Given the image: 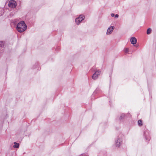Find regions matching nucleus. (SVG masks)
<instances>
[{
	"mask_svg": "<svg viewBox=\"0 0 156 156\" xmlns=\"http://www.w3.org/2000/svg\"><path fill=\"white\" fill-rule=\"evenodd\" d=\"M27 29V26L24 21L20 22L17 24L16 29L20 32L24 31Z\"/></svg>",
	"mask_w": 156,
	"mask_h": 156,
	"instance_id": "f257e3e1",
	"label": "nucleus"
},
{
	"mask_svg": "<svg viewBox=\"0 0 156 156\" xmlns=\"http://www.w3.org/2000/svg\"><path fill=\"white\" fill-rule=\"evenodd\" d=\"M8 5L9 7L14 8L16 7L17 4L15 1L12 0L9 2Z\"/></svg>",
	"mask_w": 156,
	"mask_h": 156,
	"instance_id": "f03ea898",
	"label": "nucleus"
},
{
	"mask_svg": "<svg viewBox=\"0 0 156 156\" xmlns=\"http://www.w3.org/2000/svg\"><path fill=\"white\" fill-rule=\"evenodd\" d=\"M85 17L83 15H80L79 17L75 19V22L77 24H79L80 22L83 20Z\"/></svg>",
	"mask_w": 156,
	"mask_h": 156,
	"instance_id": "7ed1b4c3",
	"label": "nucleus"
},
{
	"mask_svg": "<svg viewBox=\"0 0 156 156\" xmlns=\"http://www.w3.org/2000/svg\"><path fill=\"white\" fill-rule=\"evenodd\" d=\"M100 73L101 72L100 71H96L92 76V79L94 80L96 79L98 77V76L100 74Z\"/></svg>",
	"mask_w": 156,
	"mask_h": 156,
	"instance_id": "20e7f679",
	"label": "nucleus"
},
{
	"mask_svg": "<svg viewBox=\"0 0 156 156\" xmlns=\"http://www.w3.org/2000/svg\"><path fill=\"white\" fill-rule=\"evenodd\" d=\"M130 41L131 44H134L136 43L137 40L135 37H132L130 39Z\"/></svg>",
	"mask_w": 156,
	"mask_h": 156,
	"instance_id": "39448f33",
	"label": "nucleus"
},
{
	"mask_svg": "<svg viewBox=\"0 0 156 156\" xmlns=\"http://www.w3.org/2000/svg\"><path fill=\"white\" fill-rule=\"evenodd\" d=\"M116 146L119 147L122 144V140L121 139L119 138L117 139V141H116Z\"/></svg>",
	"mask_w": 156,
	"mask_h": 156,
	"instance_id": "423d86ee",
	"label": "nucleus"
},
{
	"mask_svg": "<svg viewBox=\"0 0 156 156\" xmlns=\"http://www.w3.org/2000/svg\"><path fill=\"white\" fill-rule=\"evenodd\" d=\"M114 28V27L111 26V27H109L108 28L107 32V34H109L112 31Z\"/></svg>",
	"mask_w": 156,
	"mask_h": 156,
	"instance_id": "0eeeda50",
	"label": "nucleus"
},
{
	"mask_svg": "<svg viewBox=\"0 0 156 156\" xmlns=\"http://www.w3.org/2000/svg\"><path fill=\"white\" fill-rule=\"evenodd\" d=\"M14 145L13 146V147L14 148H18L19 147V143H17L16 142H15L14 143Z\"/></svg>",
	"mask_w": 156,
	"mask_h": 156,
	"instance_id": "6e6552de",
	"label": "nucleus"
},
{
	"mask_svg": "<svg viewBox=\"0 0 156 156\" xmlns=\"http://www.w3.org/2000/svg\"><path fill=\"white\" fill-rule=\"evenodd\" d=\"M138 125L140 126H141L143 125V124L142 123V121L141 120H139L138 121Z\"/></svg>",
	"mask_w": 156,
	"mask_h": 156,
	"instance_id": "1a4fd4ad",
	"label": "nucleus"
},
{
	"mask_svg": "<svg viewBox=\"0 0 156 156\" xmlns=\"http://www.w3.org/2000/svg\"><path fill=\"white\" fill-rule=\"evenodd\" d=\"M151 31V28H149L147 29V34H150Z\"/></svg>",
	"mask_w": 156,
	"mask_h": 156,
	"instance_id": "9d476101",
	"label": "nucleus"
},
{
	"mask_svg": "<svg viewBox=\"0 0 156 156\" xmlns=\"http://www.w3.org/2000/svg\"><path fill=\"white\" fill-rule=\"evenodd\" d=\"M125 116V115L124 114H122L121 115L120 117L119 118V119L121 120L123 119Z\"/></svg>",
	"mask_w": 156,
	"mask_h": 156,
	"instance_id": "9b49d317",
	"label": "nucleus"
},
{
	"mask_svg": "<svg viewBox=\"0 0 156 156\" xmlns=\"http://www.w3.org/2000/svg\"><path fill=\"white\" fill-rule=\"evenodd\" d=\"M4 42L2 41H0V47H3L4 46Z\"/></svg>",
	"mask_w": 156,
	"mask_h": 156,
	"instance_id": "f8f14e48",
	"label": "nucleus"
},
{
	"mask_svg": "<svg viewBox=\"0 0 156 156\" xmlns=\"http://www.w3.org/2000/svg\"><path fill=\"white\" fill-rule=\"evenodd\" d=\"M128 49L127 48H126L125 50V53H127L128 51Z\"/></svg>",
	"mask_w": 156,
	"mask_h": 156,
	"instance_id": "ddd939ff",
	"label": "nucleus"
},
{
	"mask_svg": "<svg viewBox=\"0 0 156 156\" xmlns=\"http://www.w3.org/2000/svg\"><path fill=\"white\" fill-rule=\"evenodd\" d=\"M115 18H118L119 17V15L118 14H116L115 15Z\"/></svg>",
	"mask_w": 156,
	"mask_h": 156,
	"instance_id": "4468645a",
	"label": "nucleus"
},
{
	"mask_svg": "<svg viewBox=\"0 0 156 156\" xmlns=\"http://www.w3.org/2000/svg\"><path fill=\"white\" fill-rule=\"evenodd\" d=\"M115 16V15L113 13H112L111 14V16L112 17H113Z\"/></svg>",
	"mask_w": 156,
	"mask_h": 156,
	"instance_id": "2eb2a0df",
	"label": "nucleus"
},
{
	"mask_svg": "<svg viewBox=\"0 0 156 156\" xmlns=\"http://www.w3.org/2000/svg\"><path fill=\"white\" fill-rule=\"evenodd\" d=\"M81 156H88L87 155H82Z\"/></svg>",
	"mask_w": 156,
	"mask_h": 156,
	"instance_id": "dca6fc26",
	"label": "nucleus"
}]
</instances>
